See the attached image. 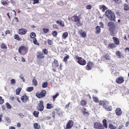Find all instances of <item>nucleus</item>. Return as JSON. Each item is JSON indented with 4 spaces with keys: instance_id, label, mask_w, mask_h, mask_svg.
I'll list each match as a JSON object with an SVG mask.
<instances>
[{
    "instance_id": "6e6552de",
    "label": "nucleus",
    "mask_w": 129,
    "mask_h": 129,
    "mask_svg": "<svg viewBox=\"0 0 129 129\" xmlns=\"http://www.w3.org/2000/svg\"><path fill=\"white\" fill-rule=\"evenodd\" d=\"M28 51V49L24 46H20L19 48L18 51L22 55L26 54Z\"/></svg>"
},
{
    "instance_id": "ddd939ff",
    "label": "nucleus",
    "mask_w": 129,
    "mask_h": 129,
    "mask_svg": "<svg viewBox=\"0 0 129 129\" xmlns=\"http://www.w3.org/2000/svg\"><path fill=\"white\" fill-rule=\"evenodd\" d=\"M27 31V30L24 28H21L19 29L18 30V33L21 35H25Z\"/></svg>"
},
{
    "instance_id": "1a4fd4ad",
    "label": "nucleus",
    "mask_w": 129,
    "mask_h": 129,
    "mask_svg": "<svg viewBox=\"0 0 129 129\" xmlns=\"http://www.w3.org/2000/svg\"><path fill=\"white\" fill-rule=\"evenodd\" d=\"M44 108V107L43 101L42 100H40L39 101V103L38 104L37 109L38 111H43Z\"/></svg>"
},
{
    "instance_id": "6ab92c4d",
    "label": "nucleus",
    "mask_w": 129,
    "mask_h": 129,
    "mask_svg": "<svg viewBox=\"0 0 129 129\" xmlns=\"http://www.w3.org/2000/svg\"><path fill=\"white\" fill-rule=\"evenodd\" d=\"M52 66L54 67H57L59 66V63L57 60L54 59V61L52 63Z\"/></svg>"
},
{
    "instance_id": "69168bd1",
    "label": "nucleus",
    "mask_w": 129,
    "mask_h": 129,
    "mask_svg": "<svg viewBox=\"0 0 129 129\" xmlns=\"http://www.w3.org/2000/svg\"><path fill=\"white\" fill-rule=\"evenodd\" d=\"M19 115L20 116L21 118H23L24 117V116L23 115L22 113H20Z\"/></svg>"
},
{
    "instance_id": "79ce46f5",
    "label": "nucleus",
    "mask_w": 129,
    "mask_h": 129,
    "mask_svg": "<svg viewBox=\"0 0 129 129\" xmlns=\"http://www.w3.org/2000/svg\"><path fill=\"white\" fill-rule=\"evenodd\" d=\"M59 95V93L58 92H57L56 93V94L55 95H54L53 96L52 98H53V100L54 101L55 100L56 98Z\"/></svg>"
},
{
    "instance_id": "774afa93",
    "label": "nucleus",
    "mask_w": 129,
    "mask_h": 129,
    "mask_svg": "<svg viewBox=\"0 0 129 129\" xmlns=\"http://www.w3.org/2000/svg\"><path fill=\"white\" fill-rule=\"evenodd\" d=\"M9 129H15V127L14 126H11L9 127Z\"/></svg>"
},
{
    "instance_id": "c03bdc74",
    "label": "nucleus",
    "mask_w": 129,
    "mask_h": 129,
    "mask_svg": "<svg viewBox=\"0 0 129 129\" xmlns=\"http://www.w3.org/2000/svg\"><path fill=\"white\" fill-rule=\"evenodd\" d=\"M1 47L2 49H6L7 48L6 45L4 43L2 44L1 46Z\"/></svg>"
},
{
    "instance_id": "5fc2aeb1",
    "label": "nucleus",
    "mask_w": 129,
    "mask_h": 129,
    "mask_svg": "<svg viewBox=\"0 0 129 129\" xmlns=\"http://www.w3.org/2000/svg\"><path fill=\"white\" fill-rule=\"evenodd\" d=\"M51 117L50 116H47V117H45L44 118V119L45 120H50L51 119Z\"/></svg>"
},
{
    "instance_id": "c756f323",
    "label": "nucleus",
    "mask_w": 129,
    "mask_h": 129,
    "mask_svg": "<svg viewBox=\"0 0 129 129\" xmlns=\"http://www.w3.org/2000/svg\"><path fill=\"white\" fill-rule=\"evenodd\" d=\"M124 9L125 11L129 10V5L127 4H124Z\"/></svg>"
},
{
    "instance_id": "f3484780",
    "label": "nucleus",
    "mask_w": 129,
    "mask_h": 129,
    "mask_svg": "<svg viewBox=\"0 0 129 129\" xmlns=\"http://www.w3.org/2000/svg\"><path fill=\"white\" fill-rule=\"evenodd\" d=\"M113 42L114 43V44L116 45H119L120 43L119 40L117 37H113Z\"/></svg>"
},
{
    "instance_id": "f257e3e1",
    "label": "nucleus",
    "mask_w": 129,
    "mask_h": 129,
    "mask_svg": "<svg viewBox=\"0 0 129 129\" xmlns=\"http://www.w3.org/2000/svg\"><path fill=\"white\" fill-rule=\"evenodd\" d=\"M103 125L98 122H95L94 124V127L95 129H105L104 127L106 128L107 127V120L104 119L103 121Z\"/></svg>"
},
{
    "instance_id": "423d86ee",
    "label": "nucleus",
    "mask_w": 129,
    "mask_h": 129,
    "mask_svg": "<svg viewBox=\"0 0 129 129\" xmlns=\"http://www.w3.org/2000/svg\"><path fill=\"white\" fill-rule=\"evenodd\" d=\"M74 59L77 61V62L80 64L84 66L86 63V61L81 57L76 55L74 57Z\"/></svg>"
},
{
    "instance_id": "6e6d98bb",
    "label": "nucleus",
    "mask_w": 129,
    "mask_h": 129,
    "mask_svg": "<svg viewBox=\"0 0 129 129\" xmlns=\"http://www.w3.org/2000/svg\"><path fill=\"white\" fill-rule=\"evenodd\" d=\"M19 77L22 79L23 82H24L25 80L22 74L20 75L19 76Z\"/></svg>"
},
{
    "instance_id": "8fccbe9b",
    "label": "nucleus",
    "mask_w": 129,
    "mask_h": 129,
    "mask_svg": "<svg viewBox=\"0 0 129 129\" xmlns=\"http://www.w3.org/2000/svg\"><path fill=\"white\" fill-rule=\"evenodd\" d=\"M6 105L7 108L8 109H11L12 107L10 104L8 103H6Z\"/></svg>"
},
{
    "instance_id": "2eb2a0df",
    "label": "nucleus",
    "mask_w": 129,
    "mask_h": 129,
    "mask_svg": "<svg viewBox=\"0 0 129 129\" xmlns=\"http://www.w3.org/2000/svg\"><path fill=\"white\" fill-rule=\"evenodd\" d=\"M115 113L116 115L118 116L121 115L122 113L121 109L119 108H117L115 110Z\"/></svg>"
},
{
    "instance_id": "473e14b6",
    "label": "nucleus",
    "mask_w": 129,
    "mask_h": 129,
    "mask_svg": "<svg viewBox=\"0 0 129 129\" xmlns=\"http://www.w3.org/2000/svg\"><path fill=\"white\" fill-rule=\"evenodd\" d=\"M21 89L20 87H19L16 90V94L17 95H19Z\"/></svg>"
},
{
    "instance_id": "ea45409f",
    "label": "nucleus",
    "mask_w": 129,
    "mask_h": 129,
    "mask_svg": "<svg viewBox=\"0 0 129 129\" xmlns=\"http://www.w3.org/2000/svg\"><path fill=\"white\" fill-rule=\"evenodd\" d=\"M52 34L54 37H56L57 35V32L55 31H52Z\"/></svg>"
},
{
    "instance_id": "4be33fe9",
    "label": "nucleus",
    "mask_w": 129,
    "mask_h": 129,
    "mask_svg": "<svg viewBox=\"0 0 129 129\" xmlns=\"http://www.w3.org/2000/svg\"><path fill=\"white\" fill-rule=\"evenodd\" d=\"M95 30L96 31L95 32V33L96 34H99L101 32L100 27L99 26H97L96 27Z\"/></svg>"
},
{
    "instance_id": "f704fd0d",
    "label": "nucleus",
    "mask_w": 129,
    "mask_h": 129,
    "mask_svg": "<svg viewBox=\"0 0 129 129\" xmlns=\"http://www.w3.org/2000/svg\"><path fill=\"white\" fill-rule=\"evenodd\" d=\"M39 113V112L38 111H34V112L33 114L34 116L36 117H38V114Z\"/></svg>"
},
{
    "instance_id": "f03ea898",
    "label": "nucleus",
    "mask_w": 129,
    "mask_h": 129,
    "mask_svg": "<svg viewBox=\"0 0 129 129\" xmlns=\"http://www.w3.org/2000/svg\"><path fill=\"white\" fill-rule=\"evenodd\" d=\"M99 105L103 106V107L106 110L108 111H111L112 108L111 106L108 107L109 104V102L106 100L100 101L99 102Z\"/></svg>"
},
{
    "instance_id": "cd10ccee",
    "label": "nucleus",
    "mask_w": 129,
    "mask_h": 129,
    "mask_svg": "<svg viewBox=\"0 0 129 129\" xmlns=\"http://www.w3.org/2000/svg\"><path fill=\"white\" fill-rule=\"evenodd\" d=\"M63 112L60 109L57 110V113L60 116H62V114L63 113Z\"/></svg>"
},
{
    "instance_id": "338daca9",
    "label": "nucleus",
    "mask_w": 129,
    "mask_h": 129,
    "mask_svg": "<svg viewBox=\"0 0 129 129\" xmlns=\"http://www.w3.org/2000/svg\"><path fill=\"white\" fill-rule=\"evenodd\" d=\"M21 60L23 62H24L25 61V60L23 57H21Z\"/></svg>"
},
{
    "instance_id": "bf43d9fd",
    "label": "nucleus",
    "mask_w": 129,
    "mask_h": 129,
    "mask_svg": "<svg viewBox=\"0 0 129 129\" xmlns=\"http://www.w3.org/2000/svg\"><path fill=\"white\" fill-rule=\"evenodd\" d=\"M43 31L44 33H46L48 32L49 30L47 28H44L43 29Z\"/></svg>"
},
{
    "instance_id": "603ef678",
    "label": "nucleus",
    "mask_w": 129,
    "mask_h": 129,
    "mask_svg": "<svg viewBox=\"0 0 129 129\" xmlns=\"http://www.w3.org/2000/svg\"><path fill=\"white\" fill-rule=\"evenodd\" d=\"M4 100L2 99V98L1 96H0V104H2L4 103Z\"/></svg>"
},
{
    "instance_id": "4d7b16f0",
    "label": "nucleus",
    "mask_w": 129,
    "mask_h": 129,
    "mask_svg": "<svg viewBox=\"0 0 129 129\" xmlns=\"http://www.w3.org/2000/svg\"><path fill=\"white\" fill-rule=\"evenodd\" d=\"M52 117L53 119L55 118V112L54 111H53L52 113Z\"/></svg>"
},
{
    "instance_id": "bb28decb",
    "label": "nucleus",
    "mask_w": 129,
    "mask_h": 129,
    "mask_svg": "<svg viewBox=\"0 0 129 129\" xmlns=\"http://www.w3.org/2000/svg\"><path fill=\"white\" fill-rule=\"evenodd\" d=\"M108 46L111 49H113L116 47V46L114 43L109 44L108 45Z\"/></svg>"
},
{
    "instance_id": "9b49d317",
    "label": "nucleus",
    "mask_w": 129,
    "mask_h": 129,
    "mask_svg": "<svg viewBox=\"0 0 129 129\" xmlns=\"http://www.w3.org/2000/svg\"><path fill=\"white\" fill-rule=\"evenodd\" d=\"M94 65V64L92 62L90 61L88 62L87 65L85 66V69L88 70H91L92 69Z\"/></svg>"
},
{
    "instance_id": "864d4df0",
    "label": "nucleus",
    "mask_w": 129,
    "mask_h": 129,
    "mask_svg": "<svg viewBox=\"0 0 129 129\" xmlns=\"http://www.w3.org/2000/svg\"><path fill=\"white\" fill-rule=\"evenodd\" d=\"M16 83L15 80L14 79H12L11 80V83L12 84H14Z\"/></svg>"
},
{
    "instance_id": "09e8293b",
    "label": "nucleus",
    "mask_w": 129,
    "mask_h": 129,
    "mask_svg": "<svg viewBox=\"0 0 129 129\" xmlns=\"http://www.w3.org/2000/svg\"><path fill=\"white\" fill-rule=\"evenodd\" d=\"M86 8L87 9L90 10L92 6L90 5H87L86 6Z\"/></svg>"
},
{
    "instance_id": "37998d69",
    "label": "nucleus",
    "mask_w": 129,
    "mask_h": 129,
    "mask_svg": "<svg viewBox=\"0 0 129 129\" xmlns=\"http://www.w3.org/2000/svg\"><path fill=\"white\" fill-rule=\"evenodd\" d=\"M104 57L106 58L107 60H109L110 59V56L108 54H107L106 55H105Z\"/></svg>"
},
{
    "instance_id": "4c0bfd02",
    "label": "nucleus",
    "mask_w": 129,
    "mask_h": 129,
    "mask_svg": "<svg viewBox=\"0 0 129 129\" xmlns=\"http://www.w3.org/2000/svg\"><path fill=\"white\" fill-rule=\"evenodd\" d=\"M34 89L33 87H29L27 88L26 90L28 92H30L32 91Z\"/></svg>"
},
{
    "instance_id": "72a5a7b5",
    "label": "nucleus",
    "mask_w": 129,
    "mask_h": 129,
    "mask_svg": "<svg viewBox=\"0 0 129 129\" xmlns=\"http://www.w3.org/2000/svg\"><path fill=\"white\" fill-rule=\"evenodd\" d=\"M43 52L44 53V54L46 55H47L48 53V50L45 48L43 49L42 50Z\"/></svg>"
},
{
    "instance_id": "0eeeda50",
    "label": "nucleus",
    "mask_w": 129,
    "mask_h": 129,
    "mask_svg": "<svg viewBox=\"0 0 129 129\" xmlns=\"http://www.w3.org/2000/svg\"><path fill=\"white\" fill-rule=\"evenodd\" d=\"M46 93V91L45 90H43L41 92H37L36 93V96L39 99L43 98L45 96Z\"/></svg>"
},
{
    "instance_id": "9d476101",
    "label": "nucleus",
    "mask_w": 129,
    "mask_h": 129,
    "mask_svg": "<svg viewBox=\"0 0 129 129\" xmlns=\"http://www.w3.org/2000/svg\"><path fill=\"white\" fill-rule=\"evenodd\" d=\"M36 57L37 59L40 60L42 59H44L45 56L42 52L39 51L37 53Z\"/></svg>"
},
{
    "instance_id": "58836bf2",
    "label": "nucleus",
    "mask_w": 129,
    "mask_h": 129,
    "mask_svg": "<svg viewBox=\"0 0 129 129\" xmlns=\"http://www.w3.org/2000/svg\"><path fill=\"white\" fill-rule=\"evenodd\" d=\"M48 83L47 82H44L42 85V87L43 88H46L47 87Z\"/></svg>"
},
{
    "instance_id": "49530a36",
    "label": "nucleus",
    "mask_w": 129,
    "mask_h": 129,
    "mask_svg": "<svg viewBox=\"0 0 129 129\" xmlns=\"http://www.w3.org/2000/svg\"><path fill=\"white\" fill-rule=\"evenodd\" d=\"M33 42L35 44H37V45H39V43L37 41V40L36 38H34Z\"/></svg>"
},
{
    "instance_id": "b1692460",
    "label": "nucleus",
    "mask_w": 129,
    "mask_h": 129,
    "mask_svg": "<svg viewBox=\"0 0 129 129\" xmlns=\"http://www.w3.org/2000/svg\"><path fill=\"white\" fill-rule=\"evenodd\" d=\"M32 83L35 86H36L38 84V82L37 80L35 78H33L32 80Z\"/></svg>"
},
{
    "instance_id": "680f3d73",
    "label": "nucleus",
    "mask_w": 129,
    "mask_h": 129,
    "mask_svg": "<svg viewBox=\"0 0 129 129\" xmlns=\"http://www.w3.org/2000/svg\"><path fill=\"white\" fill-rule=\"evenodd\" d=\"M5 33L6 35H7L8 34H10V31L9 30H7L6 31Z\"/></svg>"
},
{
    "instance_id": "2f4dec72",
    "label": "nucleus",
    "mask_w": 129,
    "mask_h": 129,
    "mask_svg": "<svg viewBox=\"0 0 129 129\" xmlns=\"http://www.w3.org/2000/svg\"><path fill=\"white\" fill-rule=\"evenodd\" d=\"M86 102L84 100H82L80 102V105L82 106H84L86 105Z\"/></svg>"
},
{
    "instance_id": "20e7f679",
    "label": "nucleus",
    "mask_w": 129,
    "mask_h": 129,
    "mask_svg": "<svg viewBox=\"0 0 129 129\" xmlns=\"http://www.w3.org/2000/svg\"><path fill=\"white\" fill-rule=\"evenodd\" d=\"M105 15L110 20H115V17L114 14L111 11L107 10L105 12Z\"/></svg>"
},
{
    "instance_id": "393cba45",
    "label": "nucleus",
    "mask_w": 129,
    "mask_h": 129,
    "mask_svg": "<svg viewBox=\"0 0 129 129\" xmlns=\"http://www.w3.org/2000/svg\"><path fill=\"white\" fill-rule=\"evenodd\" d=\"M100 8L101 9H102V11L103 12L107 9V8L104 5H100Z\"/></svg>"
},
{
    "instance_id": "de8ad7c7",
    "label": "nucleus",
    "mask_w": 129,
    "mask_h": 129,
    "mask_svg": "<svg viewBox=\"0 0 129 129\" xmlns=\"http://www.w3.org/2000/svg\"><path fill=\"white\" fill-rule=\"evenodd\" d=\"M83 113L84 115L86 116H88L89 115V113L86 111H83Z\"/></svg>"
},
{
    "instance_id": "a878e982",
    "label": "nucleus",
    "mask_w": 129,
    "mask_h": 129,
    "mask_svg": "<svg viewBox=\"0 0 129 129\" xmlns=\"http://www.w3.org/2000/svg\"><path fill=\"white\" fill-rule=\"evenodd\" d=\"M53 107V104L49 103H48L47 105L46 108L47 109H50Z\"/></svg>"
},
{
    "instance_id": "a211bd4d",
    "label": "nucleus",
    "mask_w": 129,
    "mask_h": 129,
    "mask_svg": "<svg viewBox=\"0 0 129 129\" xmlns=\"http://www.w3.org/2000/svg\"><path fill=\"white\" fill-rule=\"evenodd\" d=\"M78 34H80L83 37H85L86 36V33L85 31L81 30H79L78 32Z\"/></svg>"
},
{
    "instance_id": "a19ab883",
    "label": "nucleus",
    "mask_w": 129,
    "mask_h": 129,
    "mask_svg": "<svg viewBox=\"0 0 129 129\" xmlns=\"http://www.w3.org/2000/svg\"><path fill=\"white\" fill-rule=\"evenodd\" d=\"M93 99L94 101L95 102H99V100L98 98L96 97H93Z\"/></svg>"
},
{
    "instance_id": "5701e85b",
    "label": "nucleus",
    "mask_w": 129,
    "mask_h": 129,
    "mask_svg": "<svg viewBox=\"0 0 129 129\" xmlns=\"http://www.w3.org/2000/svg\"><path fill=\"white\" fill-rule=\"evenodd\" d=\"M68 33L67 32H66L63 33L62 35V38L64 39H66L68 36Z\"/></svg>"
},
{
    "instance_id": "c85d7f7f",
    "label": "nucleus",
    "mask_w": 129,
    "mask_h": 129,
    "mask_svg": "<svg viewBox=\"0 0 129 129\" xmlns=\"http://www.w3.org/2000/svg\"><path fill=\"white\" fill-rule=\"evenodd\" d=\"M30 38L31 39H34L36 37V35L34 32L31 33L30 35Z\"/></svg>"
},
{
    "instance_id": "4468645a",
    "label": "nucleus",
    "mask_w": 129,
    "mask_h": 129,
    "mask_svg": "<svg viewBox=\"0 0 129 129\" xmlns=\"http://www.w3.org/2000/svg\"><path fill=\"white\" fill-rule=\"evenodd\" d=\"M123 78L122 77H119L117 78L116 80V82L118 84H121L124 81Z\"/></svg>"
},
{
    "instance_id": "39448f33",
    "label": "nucleus",
    "mask_w": 129,
    "mask_h": 129,
    "mask_svg": "<svg viewBox=\"0 0 129 129\" xmlns=\"http://www.w3.org/2000/svg\"><path fill=\"white\" fill-rule=\"evenodd\" d=\"M71 18L73 21L77 23L76 25L78 26H81L83 25L82 23L80 22V18L77 16L76 14L74 15Z\"/></svg>"
},
{
    "instance_id": "e2e57ef3",
    "label": "nucleus",
    "mask_w": 129,
    "mask_h": 129,
    "mask_svg": "<svg viewBox=\"0 0 129 129\" xmlns=\"http://www.w3.org/2000/svg\"><path fill=\"white\" fill-rule=\"evenodd\" d=\"M99 24L101 25V27H102L104 28V24L102 22H100L99 23Z\"/></svg>"
},
{
    "instance_id": "e433bc0d",
    "label": "nucleus",
    "mask_w": 129,
    "mask_h": 129,
    "mask_svg": "<svg viewBox=\"0 0 129 129\" xmlns=\"http://www.w3.org/2000/svg\"><path fill=\"white\" fill-rule=\"evenodd\" d=\"M109 127L111 129H115L116 127L113 126L112 124L110 123L109 125Z\"/></svg>"
},
{
    "instance_id": "a18cd8bd",
    "label": "nucleus",
    "mask_w": 129,
    "mask_h": 129,
    "mask_svg": "<svg viewBox=\"0 0 129 129\" xmlns=\"http://www.w3.org/2000/svg\"><path fill=\"white\" fill-rule=\"evenodd\" d=\"M14 38L15 39L18 41L20 40V38L18 35L17 34H16L14 37Z\"/></svg>"
},
{
    "instance_id": "aec40b11",
    "label": "nucleus",
    "mask_w": 129,
    "mask_h": 129,
    "mask_svg": "<svg viewBox=\"0 0 129 129\" xmlns=\"http://www.w3.org/2000/svg\"><path fill=\"white\" fill-rule=\"evenodd\" d=\"M56 23L62 27H63L64 26V22L61 20L57 21Z\"/></svg>"
},
{
    "instance_id": "412c9836",
    "label": "nucleus",
    "mask_w": 129,
    "mask_h": 129,
    "mask_svg": "<svg viewBox=\"0 0 129 129\" xmlns=\"http://www.w3.org/2000/svg\"><path fill=\"white\" fill-rule=\"evenodd\" d=\"M116 54L118 58H121L122 57H123L122 54L119 51H117L116 53Z\"/></svg>"
},
{
    "instance_id": "13d9d810",
    "label": "nucleus",
    "mask_w": 129,
    "mask_h": 129,
    "mask_svg": "<svg viewBox=\"0 0 129 129\" xmlns=\"http://www.w3.org/2000/svg\"><path fill=\"white\" fill-rule=\"evenodd\" d=\"M116 3L120 4L121 3V0H113Z\"/></svg>"
},
{
    "instance_id": "3c124183",
    "label": "nucleus",
    "mask_w": 129,
    "mask_h": 129,
    "mask_svg": "<svg viewBox=\"0 0 129 129\" xmlns=\"http://www.w3.org/2000/svg\"><path fill=\"white\" fill-rule=\"evenodd\" d=\"M47 42L48 44L49 45H51L53 43V42L50 39L48 40Z\"/></svg>"
},
{
    "instance_id": "0e129e2a",
    "label": "nucleus",
    "mask_w": 129,
    "mask_h": 129,
    "mask_svg": "<svg viewBox=\"0 0 129 129\" xmlns=\"http://www.w3.org/2000/svg\"><path fill=\"white\" fill-rule=\"evenodd\" d=\"M5 120L8 122H10V119L8 117L6 118Z\"/></svg>"
},
{
    "instance_id": "7c9ffc66",
    "label": "nucleus",
    "mask_w": 129,
    "mask_h": 129,
    "mask_svg": "<svg viewBox=\"0 0 129 129\" xmlns=\"http://www.w3.org/2000/svg\"><path fill=\"white\" fill-rule=\"evenodd\" d=\"M34 126L35 129H40V126L38 125L37 123H34Z\"/></svg>"
},
{
    "instance_id": "c9c22d12",
    "label": "nucleus",
    "mask_w": 129,
    "mask_h": 129,
    "mask_svg": "<svg viewBox=\"0 0 129 129\" xmlns=\"http://www.w3.org/2000/svg\"><path fill=\"white\" fill-rule=\"evenodd\" d=\"M69 56L68 55L65 56L63 58V61L65 62H67V59L69 58Z\"/></svg>"
},
{
    "instance_id": "052dcab7",
    "label": "nucleus",
    "mask_w": 129,
    "mask_h": 129,
    "mask_svg": "<svg viewBox=\"0 0 129 129\" xmlns=\"http://www.w3.org/2000/svg\"><path fill=\"white\" fill-rule=\"evenodd\" d=\"M2 4L4 6H5L6 5H8L6 1H3L2 2Z\"/></svg>"
},
{
    "instance_id": "dca6fc26",
    "label": "nucleus",
    "mask_w": 129,
    "mask_h": 129,
    "mask_svg": "<svg viewBox=\"0 0 129 129\" xmlns=\"http://www.w3.org/2000/svg\"><path fill=\"white\" fill-rule=\"evenodd\" d=\"M21 99L23 102L24 103H25L27 101L28 98L25 94H24L21 97Z\"/></svg>"
},
{
    "instance_id": "f8f14e48",
    "label": "nucleus",
    "mask_w": 129,
    "mask_h": 129,
    "mask_svg": "<svg viewBox=\"0 0 129 129\" xmlns=\"http://www.w3.org/2000/svg\"><path fill=\"white\" fill-rule=\"evenodd\" d=\"M73 125V122L72 120H69L67 124L66 128H71Z\"/></svg>"
},
{
    "instance_id": "7ed1b4c3",
    "label": "nucleus",
    "mask_w": 129,
    "mask_h": 129,
    "mask_svg": "<svg viewBox=\"0 0 129 129\" xmlns=\"http://www.w3.org/2000/svg\"><path fill=\"white\" fill-rule=\"evenodd\" d=\"M107 25L109 27V30L111 35L112 36H114V30L116 28V26L114 25V23L110 21L108 23Z\"/></svg>"
}]
</instances>
